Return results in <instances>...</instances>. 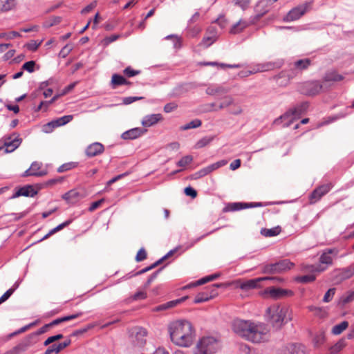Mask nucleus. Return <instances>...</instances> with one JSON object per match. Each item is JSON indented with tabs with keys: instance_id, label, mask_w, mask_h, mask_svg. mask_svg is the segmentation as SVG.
Here are the masks:
<instances>
[{
	"instance_id": "nucleus-1",
	"label": "nucleus",
	"mask_w": 354,
	"mask_h": 354,
	"mask_svg": "<svg viewBox=\"0 0 354 354\" xmlns=\"http://www.w3.org/2000/svg\"><path fill=\"white\" fill-rule=\"evenodd\" d=\"M232 329L239 336L254 343L266 341L270 331L268 326L264 323H254L242 319L234 320Z\"/></svg>"
},
{
	"instance_id": "nucleus-2",
	"label": "nucleus",
	"mask_w": 354,
	"mask_h": 354,
	"mask_svg": "<svg viewBox=\"0 0 354 354\" xmlns=\"http://www.w3.org/2000/svg\"><path fill=\"white\" fill-rule=\"evenodd\" d=\"M169 330L171 339L175 344L183 347H189L192 344L195 332L189 322H175L169 326Z\"/></svg>"
},
{
	"instance_id": "nucleus-3",
	"label": "nucleus",
	"mask_w": 354,
	"mask_h": 354,
	"mask_svg": "<svg viewBox=\"0 0 354 354\" xmlns=\"http://www.w3.org/2000/svg\"><path fill=\"white\" fill-rule=\"evenodd\" d=\"M269 315L268 322L276 329H280L283 325L292 319L288 307L272 305L266 310Z\"/></svg>"
},
{
	"instance_id": "nucleus-4",
	"label": "nucleus",
	"mask_w": 354,
	"mask_h": 354,
	"mask_svg": "<svg viewBox=\"0 0 354 354\" xmlns=\"http://www.w3.org/2000/svg\"><path fill=\"white\" fill-rule=\"evenodd\" d=\"M311 64V60L308 58L299 59L294 62L293 68L290 71H282L278 75H274L273 79L280 85L286 86L290 80L295 77L299 71L307 69Z\"/></svg>"
},
{
	"instance_id": "nucleus-5",
	"label": "nucleus",
	"mask_w": 354,
	"mask_h": 354,
	"mask_svg": "<svg viewBox=\"0 0 354 354\" xmlns=\"http://www.w3.org/2000/svg\"><path fill=\"white\" fill-rule=\"evenodd\" d=\"M308 103L302 102L298 104L297 106L290 109L283 115L277 118L274 121V124H279L282 120H287L283 125V127H289L294 120L298 119L301 114H303L308 109Z\"/></svg>"
},
{
	"instance_id": "nucleus-6",
	"label": "nucleus",
	"mask_w": 354,
	"mask_h": 354,
	"mask_svg": "<svg viewBox=\"0 0 354 354\" xmlns=\"http://www.w3.org/2000/svg\"><path fill=\"white\" fill-rule=\"evenodd\" d=\"M325 88L324 84L319 81H308L300 83L298 85V91L305 95L313 96L319 93Z\"/></svg>"
},
{
	"instance_id": "nucleus-7",
	"label": "nucleus",
	"mask_w": 354,
	"mask_h": 354,
	"mask_svg": "<svg viewBox=\"0 0 354 354\" xmlns=\"http://www.w3.org/2000/svg\"><path fill=\"white\" fill-rule=\"evenodd\" d=\"M294 263L289 259H283L278 262L263 266L262 272L263 274H277L290 270Z\"/></svg>"
},
{
	"instance_id": "nucleus-8",
	"label": "nucleus",
	"mask_w": 354,
	"mask_h": 354,
	"mask_svg": "<svg viewBox=\"0 0 354 354\" xmlns=\"http://www.w3.org/2000/svg\"><path fill=\"white\" fill-rule=\"evenodd\" d=\"M196 346L208 353H215L219 348L217 339L213 337H203L198 342Z\"/></svg>"
},
{
	"instance_id": "nucleus-9",
	"label": "nucleus",
	"mask_w": 354,
	"mask_h": 354,
	"mask_svg": "<svg viewBox=\"0 0 354 354\" xmlns=\"http://www.w3.org/2000/svg\"><path fill=\"white\" fill-rule=\"evenodd\" d=\"M147 334V330L142 327L133 328L130 331L131 342L135 346L142 347L146 343Z\"/></svg>"
},
{
	"instance_id": "nucleus-10",
	"label": "nucleus",
	"mask_w": 354,
	"mask_h": 354,
	"mask_svg": "<svg viewBox=\"0 0 354 354\" xmlns=\"http://www.w3.org/2000/svg\"><path fill=\"white\" fill-rule=\"evenodd\" d=\"M310 6V2H306L304 4L293 8L288 12V14L283 18V21L286 22H290L299 19L301 16H303L306 13L307 8Z\"/></svg>"
},
{
	"instance_id": "nucleus-11",
	"label": "nucleus",
	"mask_w": 354,
	"mask_h": 354,
	"mask_svg": "<svg viewBox=\"0 0 354 354\" xmlns=\"http://www.w3.org/2000/svg\"><path fill=\"white\" fill-rule=\"evenodd\" d=\"M21 141L22 140L19 138V135L13 133L5 138L3 145L0 146V151L3 150L5 153L12 152L19 147Z\"/></svg>"
},
{
	"instance_id": "nucleus-12",
	"label": "nucleus",
	"mask_w": 354,
	"mask_h": 354,
	"mask_svg": "<svg viewBox=\"0 0 354 354\" xmlns=\"http://www.w3.org/2000/svg\"><path fill=\"white\" fill-rule=\"evenodd\" d=\"M73 118L72 115H67L59 118L56 120H52L50 122L46 124L43 127V131L45 133H50L55 128L63 126L70 122Z\"/></svg>"
},
{
	"instance_id": "nucleus-13",
	"label": "nucleus",
	"mask_w": 354,
	"mask_h": 354,
	"mask_svg": "<svg viewBox=\"0 0 354 354\" xmlns=\"http://www.w3.org/2000/svg\"><path fill=\"white\" fill-rule=\"evenodd\" d=\"M330 184H324L315 189L309 196L310 204H315L330 190Z\"/></svg>"
},
{
	"instance_id": "nucleus-14",
	"label": "nucleus",
	"mask_w": 354,
	"mask_h": 354,
	"mask_svg": "<svg viewBox=\"0 0 354 354\" xmlns=\"http://www.w3.org/2000/svg\"><path fill=\"white\" fill-rule=\"evenodd\" d=\"M354 275V267L350 266L344 269L336 270L333 273V279L335 283H339L344 280L351 278Z\"/></svg>"
},
{
	"instance_id": "nucleus-15",
	"label": "nucleus",
	"mask_w": 354,
	"mask_h": 354,
	"mask_svg": "<svg viewBox=\"0 0 354 354\" xmlns=\"http://www.w3.org/2000/svg\"><path fill=\"white\" fill-rule=\"evenodd\" d=\"M338 250L337 248H326L319 257V262L326 266L332 265L333 261L337 257Z\"/></svg>"
},
{
	"instance_id": "nucleus-16",
	"label": "nucleus",
	"mask_w": 354,
	"mask_h": 354,
	"mask_svg": "<svg viewBox=\"0 0 354 354\" xmlns=\"http://www.w3.org/2000/svg\"><path fill=\"white\" fill-rule=\"evenodd\" d=\"M283 64L282 59H279L276 62H268L263 64H257L254 69L255 73H261L269 71L274 68H280Z\"/></svg>"
},
{
	"instance_id": "nucleus-17",
	"label": "nucleus",
	"mask_w": 354,
	"mask_h": 354,
	"mask_svg": "<svg viewBox=\"0 0 354 354\" xmlns=\"http://www.w3.org/2000/svg\"><path fill=\"white\" fill-rule=\"evenodd\" d=\"M37 194V191L34 189L33 186L28 185L17 189L15 194L10 197V199H14L19 196L34 197Z\"/></svg>"
},
{
	"instance_id": "nucleus-18",
	"label": "nucleus",
	"mask_w": 354,
	"mask_h": 354,
	"mask_svg": "<svg viewBox=\"0 0 354 354\" xmlns=\"http://www.w3.org/2000/svg\"><path fill=\"white\" fill-rule=\"evenodd\" d=\"M266 292L268 293L271 298L274 299L293 295L292 290L274 287L267 288Z\"/></svg>"
},
{
	"instance_id": "nucleus-19",
	"label": "nucleus",
	"mask_w": 354,
	"mask_h": 354,
	"mask_svg": "<svg viewBox=\"0 0 354 354\" xmlns=\"http://www.w3.org/2000/svg\"><path fill=\"white\" fill-rule=\"evenodd\" d=\"M279 354H305V347L300 344H288L281 348Z\"/></svg>"
},
{
	"instance_id": "nucleus-20",
	"label": "nucleus",
	"mask_w": 354,
	"mask_h": 354,
	"mask_svg": "<svg viewBox=\"0 0 354 354\" xmlns=\"http://www.w3.org/2000/svg\"><path fill=\"white\" fill-rule=\"evenodd\" d=\"M104 151V145L100 142H93L89 145L86 150L85 153L88 158H92L102 154Z\"/></svg>"
},
{
	"instance_id": "nucleus-21",
	"label": "nucleus",
	"mask_w": 354,
	"mask_h": 354,
	"mask_svg": "<svg viewBox=\"0 0 354 354\" xmlns=\"http://www.w3.org/2000/svg\"><path fill=\"white\" fill-rule=\"evenodd\" d=\"M34 343H35V341H33L31 339V337L28 335L19 344L13 347L12 349L10 350L9 351L12 354H19L26 351L27 348Z\"/></svg>"
},
{
	"instance_id": "nucleus-22",
	"label": "nucleus",
	"mask_w": 354,
	"mask_h": 354,
	"mask_svg": "<svg viewBox=\"0 0 354 354\" xmlns=\"http://www.w3.org/2000/svg\"><path fill=\"white\" fill-rule=\"evenodd\" d=\"M147 132V129H142V128H133L128 131H124L122 135L121 138L123 140H134L142 135H143L145 133Z\"/></svg>"
},
{
	"instance_id": "nucleus-23",
	"label": "nucleus",
	"mask_w": 354,
	"mask_h": 354,
	"mask_svg": "<svg viewBox=\"0 0 354 354\" xmlns=\"http://www.w3.org/2000/svg\"><path fill=\"white\" fill-rule=\"evenodd\" d=\"M266 278L259 277L241 282L239 287L243 290H249L259 287V283Z\"/></svg>"
},
{
	"instance_id": "nucleus-24",
	"label": "nucleus",
	"mask_w": 354,
	"mask_h": 354,
	"mask_svg": "<svg viewBox=\"0 0 354 354\" xmlns=\"http://www.w3.org/2000/svg\"><path fill=\"white\" fill-rule=\"evenodd\" d=\"M187 298H188V297L185 296V297H182L180 299H175V300H172V301H168L167 303L160 304V305L155 307L153 309V310L156 311V312H158V311H163V310H166L167 309L172 308L176 306L178 304H179L182 303L183 301H185Z\"/></svg>"
},
{
	"instance_id": "nucleus-25",
	"label": "nucleus",
	"mask_w": 354,
	"mask_h": 354,
	"mask_svg": "<svg viewBox=\"0 0 354 354\" xmlns=\"http://www.w3.org/2000/svg\"><path fill=\"white\" fill-rule=\"evenodd\" d=\"M82 198L80 193L76 189H71L62 196V198L68 203L74 204Z\"/></svg>"
},
{
	"instance_id": "nucleus-26",
	"label": "nucleus",
	"mask_w": 354,
	"mask_h": 354,
	"mask_svg": "<svg viewBox=\"0 0 354 354\" xmlns=\"http://www.w3.org/2000/svg\"><path fill=\"white\" fill-rule=\"evenodd\" d=\"M162 115L160 113L146 115L142 120V124L145 127H149L154 125L162 120Z\"/></svg>"
},
{
	"instance_id": "nucleus-27",
	"label": "nucleus",
	"mask_w": 354,
	"mask_h": 354,
	"mask_svg": "<svg viewBox=\"0 0 354 354\" xmlns=\"http://www.w3.org/2000/svg\"><path fill=\"white\" fill-rule=\"evenodd\" d=\"M230 89L222 86H211L207 88L206 93L209 95H223L229 92Z\"/></svg>"
},
{
	"instance_id": "nucleus-28",
	"label": "nucleus",
	"mask_w": 354,
	"mask_h": 354,
	"mask_svg": "<svg viewBox=\"0 0 354 354\" xmlns=\"http://www.w3.org/2000/svg\"><path fill=\"white\" fill-rule=\"evenodd\" d=\"M248 26V22L240 19L238 22H236L232 26L230 32L233 35L239 34L245 28H246Z\"/></svg>"
},
{
	"instance_id": "nucleus-29",
	"label": "nucleus",
	"mask_w": 354,
	"mask_h": 354,
	"mask_svg": "<svg viewBox=\"0 0 354 354\" xmlns=\"http://www.w3.org/2000/svg\"><path fill=\"white\" fill-rule=\"evenodd\" d=\"M246 203H241V202H237V203H228L224 208L223 212H234V211H239L243 209H246Z\"/></svg>"
},
{
	"instance_id": "nucleus-30",
	"label": "nucleus",
	"mask_w": 354,
	"mask_h": 354,
	"mask_svg": "<svg viewBox=\"0 0 354 354\" xmlns=\"http://www.w3.org/2000/svg\"><path fill=\"white\" fill-rule=\"evenodd\" d=\"M344 79V77L337 73L335 71H330L327 72L324 77V80L325 82H339Z\"/></svg>"
},
{
	"instance_id": "nucleus-31",
	"label": "nucleus",
	"mask_w": 354,
	"mask_h": 354,
	"mask_svg": "<svg viewBox=\"0 0 354 354\" xmlns=\"http://www.w3.org/2000/svg\"><path fill=\"white\" fill-rule=\"evenodd\" d=\"M16 6V0H0V13L12 10Z\"/></svg>"
},
{
	"instance_id": "nucleus-32",
	"label": "nucleus",
	"mask_w": 354,
	"mask_h": 354,
	"mask_svg": "<svg viewBox=\"0 0 354 354\" xmlns=\"http://www.w3.org/2000/svg\"><path fill=\"white\" fill-rule=\"evenodd\" d=\"M127 84V80L122 75L113 74L111 77V85L113 88Z\"/></svg>"
},
{
	"instance_id": "nucleus-33",
	"label": "nucleus",
	"mask_w": 354,
	"mask_h": 354,
	"mask_svg": "<svg viewBox=\"0 0 354 354\" xmlns=\"http://www.w3.org/2000/svg\"><path fill=\"white\" fill-rule=\"evenodd\" d=\"M82 315V313H76L74 315L57 318V319L53 320V322H51L50 323H49V324H50V326L52 327L53 326L58 325L64 322L70 321V320L76 319V318L80 317Z\"/></svg>"
},
{
	"instance_id": "nucleus-34",
	"label": "nucleus",
	"mask_w": 354,
	"mask_h": 354,
	"mask_svg": "<svg viewBox=\"0 0 354 354\" xmlns=\"http://www.w3.org/2000/svg\"><path fill=\"white\" fill-rule=\"evenodd\" d=\"M71 223V220H67L66 221L59 224V225H57V227H55V228L52 229L47 234H46L41 240L40 241H44L46 239H48L49 236H50L51 235L54 234L55 233L57 232L58 231L64 229L65 227H67L68 225H70Z\"/></svg>"
},
{
	"instance_id": "nucleus-35",
	"label": "nucleus",
	"mask_w": 354,
	"mask_h": 354,
	"mask_svg": "<svg viewBox=\"0 0 354 354\" xmlns=\"http://www.w3.org/2000/svg\"><path fill=\"white\" fill-rule=\"evenodd\" d=\"M281 232V227L279 226L271 228L266 229L263 228L261 231L262 235L266 237H271L278 235Z\"/></svg>"
},
{
	"instance_id": "nucleus-36",
	"label": "nucleus",
	"mask_w": 354,
	"mask_h": 354,
	"mask_svg": "<svg viewBox=\"0 0 354 354\" xmlns=\"http://www.w3.org/2000/svg\"><path fill=\"white\" fill-rule=\"evenodd\" d=\"M210 299H212V296H209L207 294V291L204 290L196 295V296L194 298V303L200 304L207 301Z\"/></svg>"
},
{
	"instance_id": "nucleus-37",
	"label": "nucleus",
	"mask_w": 354,
	"mask_h": 354,
	"mask_svg": "<svg viewBox=\"0 0 354 354\" xmlns=\"http://www.w3.org/2000/svg\"><path fill=\"white\" fill-rule=\"evenodd\" d=\"M348 326V322L344 321L339 324L334 326L332 328V333L334 335H339Z\"/></svg>"
},
{
	"instance_id": "nucleus-38",
	"label": "nucleus",
	"mask_w": 354,
	"mask_h": 354,
	"mask_svg": "<svg viewBox=\"0 0 354 354\" xmlns=\"http://www.w3.org/2000/svg\"><path fill=\"white\" fill-rule=\"evenodd\" d=\"M214 139V136H205L200 139L195 145V149H201L203 148L207 145H209L213 140Z\"/></svg>"
},
{
	"instance_id": "nucleus-39",
	"label": "nucleus",
	"mask_w": 354,
	"mask_h": 354,
	"mask_svg": "<svg viewBox=\"0 0 354 354\" xmlns=\"http://www.w3.org/2000/svg\"><path fill=\"white\" fill-rule=\"evenodd\" d=\"M201 124H202V122L201 120L195 119L194 120L190 121L187 124H186L183 126H181L180 127V130L185 131V130H188L190 129L198 128V127H201Z\"/></svg>"
},
{
	"instance_id": "nucleus-40",
	"label": "nucleus",
	"mask_w": 354,
	"mask_h": 354,
	"mask_svg": "<svg viewBox=\"0 0 354 354\" xmlns=\"http://www.w3.org/2000/svg\"><path fill=\"white\" fill-rule=\"evenodd\" d=\"M224 285L223 283H214L209 286L205 288V291H207V294L209 296H212V299L214 298L218 295V292L216 290L217 288L223 287Z\"/></svg>"
},
{
	"instance_id": "nucleus-41",
	"label": "nucleus",
	"mask_w": 354,
	"mask_h": 354,
	"mask_svg": "<svg viewBox=\"0 0 354 354\" xmlns=\"http://www.w3.org/2000/svg\"><path fill=\"white\" fill-rule=\"evenodd\" d=\"M209 279L208 276H206L203 278L200 279L199 280L190 283L189 284L183 287V289H188L194 287H196L198 286L203 285L207 282H209Z\"/></svg>"
},
{
	"instance_id": "nucleus-42",
	"label": "nucleus",
	"mask_w": 354,
	"mask_h": 354,
	"mask_svg": "<svg viewBox=\"0 0 354 354\" xmlns=\"http://www.w3.org/2000/svg\"><path fill=\"white\" fill-rule=\"evenodd\" d=\"M231 105H234V99L230 95H227L224 97L223 101L219 104L218 109H223Z\"/></svg>"
},
{
	"instance_id": "nucleus-43",
	"label": "nucleus",
	"mask_w": 354,
	"mask_h": 354,
	"mask_svg": "<svg viewBox=\"0 0 354 354\" xmlns=\"http://www.w3.org/2000/svg\"><path fill=\"white\" fill-rule=\"evenodd\" d=\"M346 346L345 340L340 339L334 346L330 348V353L332 354L337 353Z\"/></svg>"
},
{
	"instance_id": "nucleus-44",
	"label": "nucleus",
	"mask_w": 354,
	"mask_h": 354,
	"mask_svg": "<svg viewBox=\"0 0 354 354\" xmlns=\"http://www.w3.org/2000/svg\"><path fill=\"white\" fill-rule=\"evenodd\" d=\"M50 324H45L44 326H43L41 328H40L37 332L35 333H31L30 335H28L30 337H31V339L33 340V341H35V342H37L36 340V338L38 335H41L44 333H46L48 328H50Z\"/></svg>"
},
{
	"instance_id": "nucleus-45",
	"label": "nucleus",
	"mask_w": 354,
	"mask_h": 354,
	"mask_svg": "<svg viewBox=\"0 0 354 354\" xmlns=\"http://www.w3.org/2000/svg\"><path fill=\"white\" fill-rule=\"evenodd\" d=\"M354 300V290L348 292L346 295H343L339 303L344 306L345 304L350 303Z\"/></svg>"
},
{
	"instance_id": "nucleus-46",
	"label": "nucleus",
	"mask_w": 354,
	"mask_h": 354,
	"mask_svg": "<svg viewBox=\"0 0 354 354\" xmlns=\"http://www.w3.org/2000/svg\"><path fill=\"white\" fill-rule=\"evenodd\" d=\"M227 162L225 160H222L218 161L216 162H214L212 165H209L206 167H207L209 173L210 174L213 171H214L223 166H225L227 164Z\"/></svg>"
},
{
	"instance_id": "nucleus-47",
	"label": "nucleus",
	"mask_w": 354,
	"mask_h": 354,
	"mask_svg": "<svg viewBox=\"0 0 354 354\" xmlns=\"http://www.w3.org/2000/svg\"><path fill=\"white\" fill-rule=\"evenodd\" d=\"M17 288V285L15 286L14 288H11L8 289L1 297H0V304L7 301L10 297L13 294L16 288Z\"/></svg>"
},
{
	"instance_id": "nucleus-48",
	"label": "nucleus",
	"mask_w": 354,
	"mask_h": 354,
	"mask_svg": "<svg viewBox=\"0 0 354 354\" xmlns=\"http://www.w3.org/2000/svg\"><path fill=\"white\" fill-rule=\"evenodd\" d=\"M218 230V228H216L213 230H212L211 232L207 233V234H205L198 238H196V239H194V241H192V242L186 246L185 249V250H188L189 248H191L192 247H193L196 243H198V241H200L201 240H202L203 239H204L205 237H206L207 236L215 232L216 231H217Z\"/></svg>"
},
{
	"instance_id": "nucleus-49",
	"label": "nucleus",
	"mask_w": 354,
	"mask_h": 354,
	"mask_svg": "<svg viewBox=\"0 0 354 354\" xmlns=\"http://www.w3.org/2000/svg\"><path fill=\"white\" fill-rule=\"evenodd\" d=\"M36 63L35 61H29L24 63L21 67L23 71H26L28 73H32L35 71V66Z\"/></svg>"
},
{
	"instance_id": "nucleus-50",
	"label": "nucleus",
	"mask_w": 354,
	"mask_h": 354,
	"mask_svg": "<svg viewBox=\"0 0 354 354\" xmlns=\"http://www.w3.org/2000/svg\"><path fill=\"white\" fill-rule=\"evenodd\" d=\"M147 257V251L145 250V249L144 248H141L138 250L135 259L137 262H140V261H142L145 259H146Z\"/></svg>"
},
{
	"instance_id": "nucleus-51",
	"label": "nucleus",
	"mask_w": 354,
	"mask_h": 354,
	"mask_svg": "<svg viewBox=\"0 0 354 354\" xmlns=\"http://www.w3.org/2000/svg\"><path fill=\"white\" fill-rule=\"evenodd\" d=\"M336 289L335 288H330L324 295L323 301L328 303L330 301L335 293Z\"/></svg>"
},
{
	"instance_id": "nucleus-52",
	"label": "nucleus",
	"mask_w": 354,
	"mask_h": 354,
	"mask_svg": "<svg viewBox=\"0 0 354 354\" xmlns=\"http://www.w3.org/2000/svg\"><path fill=\"white\" fill-rule=\"evenodd\" d=\"M193 160V158L192 156H185L183 157L178 162L177 165L178 167H185L189 165Z\"/></svg>"
},
{
	"instance_id": "nucleus-53",
	"label": "nucleus",
	"mask_w": 354,
	"mask_h": 354,
	"mask_svg": "<svg viewBox=\"0 0 354 354\" xmlns=\"http://www.w3.org/2000/svg\"><path fill=\"white\" fill-rule=\"evenodd\" d=\"M123 73L127 77H131L139 75L140 73V71L133 70L130 66H128L123 71Z\"/></svg>"
},
{
	"instance_id": "nucleus-54",
	"label": "nucleus",
	"mask_w": 354,
	"mask_h": 354,
	"mask_svg": "<svg viewBox=\"0 0 354 354\" xmlns=\"http://www.w3.org/2000/svg\"><path fill=\"white\" fill-rule=\"evenodd\" d=\"M164 268V266L163 267H161L160 268H159L158 270H157L156 272H154L147 279V281H146L145 284V288H147L148 286H149V285L151 284V283L157 277L158 274L162 270V269Z\"/></svg>"
},
{
	"instance_id": "nucleus-55",
	"label": "nucleus",
	"mask_w": 354,
	"mask_h": 354,
	"mask_svg": "<svg viewBox=\"0 0 354 354\" xmlns=\"http://www.w3.org/2000/svg\"><path fill=\"white\" fill-rule=\"evenodd\" d=\"M64 337L62 334H57L56 335L50 336L46 339V340L44 342V346H48V344L59 340Z\"/></svg>"
},
{
	"instance_id": "nucleus-56",
	"label": "nucleus",
	"mask_w": 354,
	"mask_h": 354,
	"mask_svg": "<svg viewBox=\"0 0 354 354\" xmlns=\"http://www.w3.org/2000/svg\"><path fill=\"white\" fill-rule=\"evenodd\" d=\"M315 280V277L312 274L304 275V276H301L298 278V281L303 283H310Z\"/></svg>"
},
{
	"instance_id": "nucleus-57",
	"label": "nucleus",
	"mask_w": 354,
	"mask_h": 354,
	"mask_svg": "<svg viewBox=\"0 0 354 354\" xmlns=\"http://www.w3.org/2000/svg\"><path fill=\"white\" fill-rule=\"evenodd\" d=\"M234 3L239 6L242 10H245L249 6L250 0H235Z\"/></svg>"
},
{
	"instance_id": "nucleus-58",
	"label": "nucleus",
	"mask_w": 354,
	"mask_h": 354,
	"mask_svg": "<svg viewBox=\"0 0 354 354\" xmlns=\"http://www.w3.org/2000/svg\"><path fill=\"white\" fill-rule=\"evenodd\" d=\"M144 97H124L123 98V104H126V105H128V104H130L137 100H142Z\"/></svg>"
},
{
	"instance_id": "nucleus-59",
	"label": "nucleus",
	"mask_w": 354,
	"mask_h": 354,
	"mask_svg": "<svg viewBox=\"0 0 354 354\" xmlns=\"http://www.w3.org/2000/svg\"><path fill=\"white\" fill-rule=\"evenodd\" d=\"M184 192L187 196H191L192 198H196L197 196V192L190 186L185 187Z\"/></svg>"
},
{
	"instance_id": "nucleus-60",
	"label": "nucleus",
	"mask_w": 354,
	"mask_h": 354,
	"mask_svg": "<svg viewBox=\"0 0 354 354\" xmlns=\"http://www.w3.org/2000/svg\"><path fill=\"white\" fill-rule=\"evenodd\" d=\"M178 107V105L176 102H170L167 103L164 106V111L166 113H170L176 110Z\"/></svg>"
},
{
	"instance_id": "nucleus-61",
	"label": "nucleus",
	"mask_w": 354,
	"mask_h": 354,
	"mask_svg": "<svg viewBox=\"0 0 354 354\" xmlns=\"http://www.w3.org/2000/svg\"><path fill=\"white\" fill-rule=\"evenodd\" d=\"M209 174V173L207 167H204V168L201 169V170L198 171L197 172H196L194 174V176L195 179H197V178H202Z\"/></svg>"
},
{
	"instance_id": "nucleus-62",
	"label": "nucleus",
	"mask_w": 354,
	"mask_h": 354,
	"mask_svg": "<svg viewBox=\"0 0 354 354\" xmlns=\"http://www.w3.org/2000/svg\"><path fill=\"white\" fill-rule=\"evenodd\" d=\"M40 43H37L35 40H31L28 44H27L26 46L28 50L31 51L36 50L39 46Z\"/></svg>"
},
{
	"instance_id": "nucleus-63",
	"label": "nucleus",
	"mask_w": 354,
	"mask_h": 354,
	"mask_svg": "<svg viewBox=\"0 0 354 354\" xmlns=\"http://www.w3.org/2000/svg\"><path fill=\"white\" fill-rule=\"evenodd\" d=\"M104 200L103 198H102L100 200H98V201H95L93 203H91V205L88 207V211L93 212L94 210H95L97 208H98L102 205V203L104 202Z\"/></svg>"
},
{
	"instance_id": "nucleus-64",
	"label": "nucleus",
	"mask_w": 354,
	"mask_h": 354,
	"mask_svg": "<svg viewBox=\"0 0 354 354\" xmlns=\"http://www.w3.org/2000/svg\"><path fill=\"white\" fill-rule=\"evenodd\" d=\"M146 297H147L146 292H145L143 291H138L133 295L132 298L133 300H139V299H144Z\"/></svg>"
}]
</instances>
